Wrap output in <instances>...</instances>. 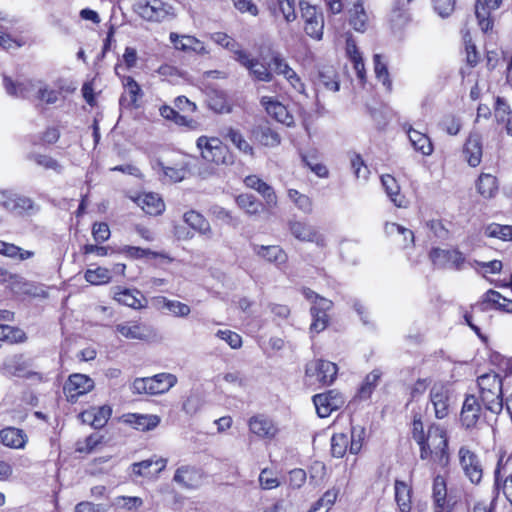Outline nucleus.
<instances>
[{
    "mask_svg": "<svg viewBox=\"0 0 512 512\" xmlns=\"http://www.w3.org/2000/svg\"><path fill=\"white\" fill-rule=\"evenodd\" d=\"M257 138L266 147H277L281 143L280 135L269 127L260 128Z\"/></svg>",
    "mask_w": 512,
    "mask_h": 512,
    "instance_id": "59",
    "label": "nucleus"
},
{
    "mask_svg": "<svg viewBox=\"0 0 512 512\" xmlns=\"http://www.w3.org/2000/svg\"><path fill=\"white\" fill-rule=\"evenodd\" d=\"M346 53L349 57L350 61L353 64V68L358 79L363 83L366 78L365 66L363 62V57L361 52L359 51L356 41L352 36H349L346 39Z\"/></svg>",
    "mask_w": 512,
    "mask_h": 512,
    "instance_id": "32",
    "label": "nucleus"
},
{
    "mask_svg": "<svg viewBox=\"0 0 512 512\" xmlns=\"http://www.w3.org/2000/svg\"><path fill=\"white\" fill-rule=\"evenodd\" d=\"M381 183L391 202L397 207H403L404 197L400 195V187L396 179L389 174H385L381 176Z\"/></svg>",
    "mask_w": 512,
    "mask_h": 512,
    "instance_id": "41",
    "label": "nucleus"
},
{
    "mask_svg": "<svg viewBox=\"0 0 512 512\" xmlns=\"http://www.w3.org/2000/svg\"><path fill=\"white\" fill-rule=\"evenodd\" d=\"M480 398L484 407L494 414L503 409L502 379L496 373H486L477 379Z\"/></svg>",
    "mask_w": 512,
    "mask_h": 512,
    "instance_id": "2",
    "label": "nucleus"
},
{
    "mask_svg": "<svg viewBox=\"0 0 512 512\" xmlns=\"http://www.w3.org/2000/svg\"><path fill=\"white\" fill-rule=\"evenodd\" d=\"M349 448V435L345 433H335L331 438L332 455L341 458Z\"/></svg>",
    "mask_w": 512,
    "mask_h": 512,
    "instance_id": "52",
    "label": "nucleus"
},
{
    "mask_svg": "<svg viewBox=\"0 0 512 512\" xmlns=\"http://www.w3.org/2000/svg\"><path fill=\"white\" fill-rule=\"evenodd\" d=\"M40 80H24L13 82L10 78L4 77V87L9 95L22 98H36Z\"/></svg>",
    "mask_w": 512,
    "mask_h": 512,
    "instance_id": "19",
    "label": "nucleus"
},
{
    "mask_svg": "<svg viewBox=\"0 0 512 512\" xmlns=\"http://www.w3.org/2000/svg\"><path fill=\"white\" fill-rule=\"evenodd\" d=\"M365 438V429L362 426H354L349 435V452L358 454Z\"/></svg>",
    "mask_w": 512,
    "mask_h": 512,
    "instance_id": "58",
    "label": "nucleus"
},
{
    "mask_svg": "<svg viewBox=\"0 0 512 512\" xmlns=\"http://www.w3.org/2000/svg\"><path fill=\"white\" fill-rule=\"evenodd\" d=\"M249 432L260 440L272 441L279 433L276 422L265 414H256L248 420Z\"/></svg>",
    "mask_w": 512,
    "mask_h": 512,
    "instance_id": "7",
    "label": "nucleus"
},
{
    "mask_svg": "<svg viewBox=\"0 0 512 512\" xmlns=\"http://www.w3.org/2000/svg\"><path fill=\"white\" fill-rule=\"evenodd\" d=\"M412 434L414 440L420 446L421 459L426 460L432 457L439 465H447L449 460L447 453L448 440L444 428L433 424L429 427L427 434H425L421 419L415 416Z\"/></svg>",
    "mask_w": 512,
    "mask_h": 512,
    "instance_id": "1",
    "label": "nucleus"
},
{
    "mask_svg": "<svg viewBox=\"0 0 512 512\" xmlns=\"http://www.w3.org/2000/svg\"><path fill=\"white\" fill-rule=\"evenodd\" d=\"M374 62V72L379 81L382 82V84L390 89L391 88V80L389 77L388 68L386 65V62L383 60L382 56L380 54H375L373 57Z\"/></svg>",
    "mask_w": 512,
    "mask_h": 512,
    "instance_id": "55",
    "label": "nucleus"
},
{
    "mask_svg": "<svg viewBox=\"0 0 512 512\" xmlns=\"http://www.w3.org/2000/svg\"><path fill=\"white\" fill-rule=\"evenodd\" d=\"M28 441L26 433L16 427L0 430V443L12 449H23Z\"/></svg>",
    "mask_w": 512,
    "mask_h": 512,
    "instance_id": "27",
    "label": "nucleus"
},
{
    "mask_svg": "<svg viewBox=\"0 0 512 512\" xmlns=\"http://www.w3.org/2000/svg\"><path fill=\"white\" fill-rule=\"evenodd\" d=\"M236 203L249 215H256L262 210V203L251 194H240L236 197Z\"/></svg>",
    "mask_w": 512,
    "mask_h": 512,
    "instance_id": "49",
    "label": "nucleus"
},
{
    "mask_svg": "<svg viewBox=\"0 0 512 512\" xmlns=\"http://www.w3.org/2000/svg\"><path fill=\"white\" fill-rule=\"evenodd\" d=\"M245 185L256 190L267 202L268 205H276L277 197L274 189L256 175L247 176L244 179Z\"/></svg>",
    "mask_w": 512,
    "mask_h": 512,
    "instance_id": "33",
    "label": "nucleus"
},
{
    "mask_svg": "<svg viewBox=\"0 0 512 512\" xmlns=\"http://www.w3.org/2000/svg\"><path fill=\"white\" fill-rule=\"evenodd\" d=\"M302 293L311 303L310 312L312 323L310 325V332L318 334L328 326L329 316L327 312L332 308L333 302L327 298L321 297L309 288H304Z\"/></svg>",
    "mask_w": 512,
    "mask_h": 512,
    "instance_id": "3",
    "label": "nucleus"
},
{
    "mask_svg": "<svg viewBox=\"0 0 512 512\" xmlns=\"http://www.w3.org/2000/svg\"><path fill=\"white\" fill-rule=\"evenodd\" d=\"M135 202L149 215H160L165 209L163 200L158 194L152 192L139 195Z\"/></svg>",
    "mask_w": 512,
    "mask_h": 512,
    "instance_id": "30",
    "label": "nucleus"
},
{
    "mask_svg": "<svg viewBox=\"0 0 512 512\" xmlns=\"http://www.w3.org/2000/svg\"><path fill=\"white\" fill-rule=\"evenodd\" d=\"M350 164L356 178L364 180L368 178L369 169L360 154L352 153L350 155Z\"/></svg>",
    "mask_w": 512,
    "mask_h": 512,
    "instance_id": "64",
    "label": "nucleus"
},
{
    "mask_svg": "<svg viewBox=\"0 0 512 512\" xmlns=\"http://www.w3.org/2000/svg\"><path fill=\"white\" fill-rule=\"evenodd\" d=\"M502 0H477L475 4V15L478 25L483 32L493 28L494 19L492 13L500 8Z\"/></svg>",
    "mask_w": 512,
    "mask_h": 512,
    "instance_id": "14",
    "label": "nucleus"
},
{
    "mask_svg": "<svg viewBox=\"0 0 512 512\" xmlns=\"http://www.w3.org/2000/svg\"><path fill=\"white\" fill-rule=\"evenodd\" d=\"M258 481L263 490H272L280 486V480L276 473L268 468L261 470Z\"/></svg>",
    "mask_w": 512,
    "mask_h": 512,
    "instance_id": "60",
    "label": "nucleus"
},
{
    "mask_svg": "<svg viewBox=\"0 0 512 512\" xmlns=\"http://www.w3.org/2000/svg\"><path fill=\"white\" fill-rule=\"evenodd\" d=\"M170 42L174 48L186 53H195L197 55H206L208 50L204 43L191 35H180L176 32H171L169 35Z\"/></svg>",
    "mask_w": 512,
    "mask_h": 512,
    "instance_id": "17",
    "label": "nucleus"
},
{
    "mask_svg": "<svg viewBox=\"0 0 512 512\" xmlns=\"http://www.w3.org/2000/svg\"><path fill=\"white\" fill-rule=\"evenodd\" d=\"M313 403L318 416L326 418L333 411L340 409L344 405L345 399L341 393L336 390H330L326 393L314 395Z\"/></svg>",
    "mask_w": 512,
    "mask_h": 512,
    "instance_id": "11",
    "label": "nucleus"
},
{
    "mask_svg": "<svg viewBox=\"0 0 512 512\" xmlns=\"http://www.w3.org/2000/svg\"><path fill=\"white\" fill-rule=\"evenodd\" d=\"M126 421L137 430L149 431L158 426L160 418L157 415L130 414Z\"/></svg>",
    "mask_w": 512,
    "mask_h": 512,
    "instance_id": "44",
    "label": "nucleus"
},
{
    "mask_svg": "<svg viewBox=\"0 0 512 512\" xmlns=\"http://www.w3.org/2000/svg\"><path fill=\"white\" fill-rule=\"evenodd\" d=\"M494 115L497 123L499 124L504 123L505 120L512 115V110L509 104L504 98L500 96L496 97L495 99Z\"/></svg>",
    "mask_w": 512,
    "mask_h": 512,
    "instance_id": "62",
    "label": "nucleus"
},
{
    "mask_svg": "<svg viewBox=\"0 0 512 512\" xmlns=\"http://www.w3.org/2000/svg\"><path fill=\"white\" fill-rule=\"evenodd\" d=\"M133 11L144 21L159 23L173 15V7L163 0H136Z\"/></svg>",
    "mask_w": 512,
    "mask_h": 512,
    "instance_id": "5",
    "label": "nucleus"
},
{
    "mask_svg": "<svg viewBox=\"0 0 512 512\" xmlns=\"http://www.w3.org/2000/svg\"><path fill=\"white\" fill-rule=\"evenodd\" d=\"M302 18L304 20L305 33L315 40L322 39L324 29V17L316 6L306 2H300Z\"/></svg>",
    "mask_w": 512,
    "mask_h": 512,
    "instance_id": "6",
    "label": "nucleus"
},
{
    "mask_svg": "<svg viewBox=\"0 0 512 512\" xmlns=\"http://www.w3.org/2000/svg\"><path fill=\"white\" fill-rule=\"evenodd\" d=\"M477 192L484 198H493L498 192V181L489 173H481L476 182Z\"/></svg>",
    "mask_w": 512,
    "mask_h": 512,
    "instance_id": "38",
    "label": "nucleus"
},
{
    "mask_svg": "<svg viewBox=\"0 0 512 512\" xmlns=\"http://www.w3.org/2000/svg\"><path fill=\"white\" fill-rule=\"evenodd\" d=\"M317 84L322 85L327 90L337 92L340 85L336 70L332 66L321 68L318 73Z\"/></svg>",
    "mask_w": 512,
    "mask_h": 512,
    "instance_id": "45",
    "label": "nucleus"
},
{
    "mask_svg": "<svg viewBox=\"0 0 512 512\" xmlns=\"http://www.w3.org/2000/svg\"><path fill=\"white\" fill-rule=\"evenodd\" d=\"M254 254L263 260L281 268L288 260L287 253L279 245H258L253 244Z\"/></svg>",
    "mask_w": 512,
    "mask_h": 512,
    "instance_id": "21",
    "label": "nucleus"
},
{
    "mask_svg": "<svg viewBox=\"0 0 512 512\" xmlns=\"http://www.w3.org/2000/svg\"><path fill=\"white\" fill-rule=\"evenodd\" d=\"M61 92L56 89L48 88L42 81H40L37 90V99L46 104H55L60 98Z\"/></svg>",
    "mask_w": 512,
    "mask_h": 512,
    "instance_id": "63",
    "label": "nucleus"
},
{
    "mask_svg": "<svg viewBox=\"0 0 512 512\" xmlns=\"http://www.w3.org/2000/svg\"><path fill=\"white\" fill-rule=\"evenodd\" d=\"M184 222L193 230L206 237H211L212 231L206 218L197 211L190 210L183 215Z\"/></svg>",
    "mask_w": 512,
    "mask_h": 512,
    "instance_id": "36",
    "label": "nucleus"
},
{
    "mask_svg": "<svg viewBox=\"0 0 512 512\" xmlns=\"http://www.w3.org/2000/svg\"><path fill=\"white\" fill-rule=\"evenodd\" d=\"M484 233L488 237L498 238L503 241L512 240V226L510 225L492 223L485 228Z\"/></svg>",
    "mask_w": 512,
    "mask_h": 512,
    "instance_id": "53",
    "label": "nucleus"
},
{
    "mask_svg": "<svg viewBox=\"0 0 512 512\" xmlns=\"http://www.w3.org/2000/svg\"><path fill=\"white\" fill-rule=\"evenodd\" d=\"M288 197L303 213L310 214L312 212V201L307 195L295 189H289Z\"/></svg>",
    "mask_w": 512,
    "mask_h": 512,
    "instance_id": "57",
    "label": "nucleus"
},
{
    "mask_svg": "<svg viewBox=\"0 0 512 512\" xmlns=\"http://www.w3.org/2000/svg\"><path fill=\"white\" fill-rule=\"evenodd\" d=\"M34 255V251L25 250L13 243H7L3 256L13 260L25 261L34 257Z\"/></svg>",
    "mask_w": 512,
    "mask_h": 512,
    "instance_id": "61",
    "label": "nucleus"
},
{
    "mask_svg": "<svg viewBox=\"0 0 512 512\" xmlns=\"http://www.w3.org/2000/svg\"><path fill=\"white\" fill-rule=\"evenodd\" d=\"M208 106L216 113H230L232 110L231 103L226 92L222 90H212L208 95Z\"/></svg>",
    "mask_w": 512,
    "mask_h": 512,
    "instance_id": "39",
    "label": "nucleus"
},
{
    "mask_svg": "<svg viewBox=\"0 0 512 512\" xmlns=\"http://www.w3.org/2000/svg\"><path fill=\"white\" fill-rule=\"evenodd\" d=\"M451 402L452 394L447 385L437 383L432 386L430 390V403L433 406L437 419H443L448 416Z\"/></svg>",
    "mask_w": 512,
    "mask_h": 512,
    "instance_id": "10",
    "label": "nucleus"
},
{
    "mask_svg": "<svg viewBox=\"0 0 512 512\" xmlns=\"http://www.w3.org/2000/svg\"><path fill=\"white\" fill-rule=\"evenodd\" d=\"M202 472L193 466L179 467L173 477V480L185 488H197L202 482Z\"/></svg>",
    "mask_w": 512,
    "mask_h": 512,
    "instance_id": "25",
    "label": "nucleus"
},
{
    "mask_svg": "<svg viewBox=\"0 0 512 512\" xmlns=\"http://www.w3.org/2000/svg\"><path fill=\"white\" fill-rule=\"evenodd\" d=\"M381 376L382 372L379 369H374L369 374H367L357 391L356 397L359 400H368L377 387Z\"/></svg>",
    "mask_w": 512,
    "mask_h": 512,
    "instance_id": "40",
    "label": "nucleus"
},
{
    "mask_svg": "<svg viewBox=\"0 0 512 512\" xmlns=\"http://www.w3.org/2000/svg\"><path fill=\"white\" fill-rule=\"evenodd\" d=\"M348 23L359 33H365L368 30L370 17L361 0H357L353 6L348 9Z\"/></svg>",
    "mask_w": 512,
    "mask_h": 512,
    "instance_id": "22",
    "label": "nucleus"
},
{
    "mask_svg": "<svg viewBox=\"0 0 512 512\" xmlns=\"http://www.w3.org/2000/svg\"><path fill=\"white\" fill-rule=\"evenodd\" d=\"M481 406L478 399L474 395H469L465 398L462 411L461 421L466 428L475 426L479 419Z\"/></svg>",
    "mask_w": 512,
    "mask_h": 512,
    "instance_id": "29",
    "label": "nucleus"
},
{
    "mask_svg": "<svg viewBox=\"0 0 512 512\" xmlns=\"http://www.w3.org/2000/svg\"><path fill=\"white\" fill-rule=\"evenodd\" d=\"M270 66L276 74L282 75L295 91L304 93L305 86L300 77L279 53L273 54Z\"/></svg>",
    "mask_w": 512,
    "mask_h": 512,
    "instance_id": "13",
    "label": "nucleus"
},
{
    "mask_svg": "<svg viewBox=\"0 0 512 512\" xmlns=\"http://www.w3.org/2000/svg\"><path fill=\"white\" fill-rule=\"evenodd\" d=\"M158 302L162 304V308L168 310L174 317L184 318L187 317L191 312L189 305L177 300L161 297L159 298Z\"/></svg>",
    "mask_w": 512,
    "mask_h": 512,
    "instance_id": "46",
    "label": "nucleus"
},
{
    "mask_svg": "<svg viewBox=\"0 0 512 512\" xmlns=\"http://www.w3.org/2000/svg\"><path fill=\"white\" fill-rule=\"evenodd\" d=\"M338 497V490L331 489L324 493V495L311 507L308 512H327L335 503Z\"/></svg>",
    "mask_w": 512,
    "mask_h": 512,
    "instance_id": "56",
    "label": "nucleus"
},
{
    "mask_svg": "<svg viewBox=\"0 0 512 512\" xmlns=\"http://www.w3.org/2000/svg\"><path fill=\"white\" fill-rule=\"evenodd\" d=\"M225 136L237 147L239 151L253 155V147L245 140L240 131L230 127L227 129Z\"/></svg>",
    "mask_w": 512,
    "mask_h": 512,
    "instance_id": "54",
    "label": "nucleus"
},
{
    "mask_svg": "<svg viewBox=\"0 0 512 512\" xmlns=\"http://www.w3.org/2000/svg\"><path fill=\"white\" fill-rule=\"evenodd\" d=\"M509 458L500 456L494 470V484L492 493L498 499L503 493L507 501L512 505V473L507 474L506 466Z\"/></svg>",
    "mask_w": 512,
    "mask_h": 512,
    "instance_id": "9",
    "label": "nucleus"
},
{
    "mask_svg": "<svg viewBox=\"0 0 512 512\" xmlns=\"http://www.w3.org/2000/svg\"><path fill=\"white\" fill-rule=\"evenodd\" d=\"M153 464L156 465V469H155L154 473H156V474L160 473L166 467L167 459H165V458H157L156 460L147 459V460H144L139 463H134L133 464V472L140 476H146V475L150 474L148 469Z\"/></svg>",
    "mask_w": 512,
    "mask_h": 512,
    "instance_id": "50",
    "label": "nucleus"
},
{
    "mask_svg": "<svg viewBox=\"0 0 512 512\" xmlns=\"http://www.w3.org/2000/svg\"><path fill=\"white\" fill-rule=\"evenodd\" d=\"M485 304H492L502 311L512 312V300L503 297L499 292L495 290H489L485 293L481 305Z\"/></svg>",
    "mask_w": 512,
    "mask_h": 512,
    "instance_id": "47",
    "label": "nucleus"
},
{
    "mask_svg": "<svg viewBox=\"0 0 512 512\" xmlns=\"http://www.w3.org/2000/svg\"><path fill=\"white\" fill-rule=\"evenodd\" d=\"M463 156L471 167H477L482 160V142L480 136L472 134L466 140Z\"/></svg>",
    "mask_w": 512,
    "mask_h": 512,
    "instance_id": "28",
    "label": "nucleus"
},
{
    "mask_svg": "<svg viewBox=\"0 0 512 512\" xmlns=\"http://www.w3.org/2000/svg\"><path fill=\"white\" fill-rule=\"evenodd\" d=\"M337 371L335 363L325 360H316L306 367V375L316 376L317 380L323 384H331L336 378Z\"/></svg>",
    "mask_w": 512,
    "mask_h": 512,
    "instance_id": "16",
    "label": "nucleus"
},
{
    "mask_svg": "<svg viewBox=\"0 0 512 512\" xmlns=\"http://www.w3.org/2000/svg\"><path fill=\"white\" fill-rule=\"evenodd\" d=\"M242 66L249 70L251 76L254 79L262 82H270L273 79V75L269 68L261 63L257 58H251L248 54L247 61L241 63Z\"/></svg>",
    "mask_w": 512,
    "mask_h": 512,
    "instance_id": "37",
    "label": "nucleus"
},
{
    "mask_svg": "<svg viewBox=\"0 0 512 512\" xmlns=\"http://www.w3.org/2000/svg\"><path fill=\"white\" fill-rule=\"evenodd\" d=\"M196 145L202 158L207 162L217 165H230L234 162L228 147L217 137L200 136L197 139Z\"/></svg>",
    "mask_w": 512,
    "mask_h": 512,
    "instance_id": "4",
    "label": "nucleus"
},
{
    "mask_svg": "<svg viewBox=\"0 0 512 512\" xmlns=\"http://www.w3.org/2000/svg\"><path fill=\"white\" fill-rule=\"evenodd\" d=\"M291 234L302 242H312L318 246L324 245V237L318 230L306 222L295 221L289 225Z\"/></svg>",
    "mask_w": 512,
    "mask_h": 512,
    "instance_id": "20",
    "label": "nucleus"
},
{
    "mask_svg": "<svg viewBox=\"0 0 512 512\" xmlns=\"http://www.w3.org/2000/svg\"><path fill=\"white\" fill-rule=\"evenodd\" d=\"M39 209V206L34 202L33 199L17 193L10 213L17 216L30 217L37 214Z\"/></svg>",
    "mask_w": 512,
    "mask_h": 512,
    "instance_id": "35",
    "label": "nucleus"
},
{
    "mask_svg": "<svg viewBox=\"0 0 512 512\" xmlns=\"http://www.w3.org/2000/svg\"><path fill=\"white\" fill-rule=\"evenodd\" d=\"M261 104L264 106L266 112L276 121L286 126H291L294 123L293 116L289 114L287 108L279 101L264 96L261 99Z\"/></svg>",
    "mask_w": 512,
    "mask_h": 512,
    "instance_id": "24",
    "label": "nucleus"
},
{
    "mask_svg": "<svg viewBox=\"0 0 512 512\" xmlns=\"http://www.w3.org/2000/svg\"><path fill=\"white\" fill-rule=\"evenodd\" d=\"M395 500L401 512L411 510V488L403 481H395Z\"/></svg>",
    "mask_w": 512,
    "mask_h": 512,
    "instance_id": "43",
    "label": "nucleus"
},
{
    "mask_svg": "<svg viewBox=\"0 0 512 512\" xmlns=\"http://www.w3.org/2000/svg\"><path fill=\"white\" fill-rule=\"evenodd\" d=\"M269 8L274 16L281 14L288 23L296 19L294 0H272Z\"/></svg>",
    "mask_w": 512,
    "mask_h": 512,
    "instance_id": "42",
    "label": "nucleus"
},
{
    "mask_svg": "<svg viewBox=\"0 0 512 512\" xmlns=\"http://www.w3.org/2000/svg\"><path fill=\"white\" fill-rule=\"evenodd\" d=\"M94 388V381L85 374L75 373L69 376L63 390L69 401H76L81 395Z\"/></svg>",
    "mask_w": 512,
    "mask_h": 512,
    "instance_id": "12",
    "label": "nucleus"
},
{
    "mask_svg": "<svg viewBox=\"0 0 512 512\" xmlns=\"http://www.w3.org/2000/svg\"><path fill=\"white\" fill-rule=\"evenodd\" d=\"M115 329L123 337L132 340L147 341L153 336V331L149 326L137 321L119 323Z\"/></svg>",
    "mask_w": 512,
    "mask_h": 512,
    "instance_id": "18",
    "label": "nucleus"
},
{
    "mask_svg": "<svg viewBox=\"0 0 512 512\" xmlns=\"http://www.w3.org/2000/svg\"><path fill=\"white\" fill-rule=\"evenodd\" d=\"M148 380L150 395L166 393L177 383V377L171 373H159L148 377Z\"/></svg>",
    "mask_w": 512,
    "mask_h": 512,
    "instance_id": "34",
    "label": "nucleus"
},
{
    "mask_svg": "<svg viewBox=\"0 0 512 512\" xmlns=\"http://www.w3.org/2000/svg\"><path fill=\"white\" fill-rule=\"evenodd\" d=\"M458 456L465 476L472 484H480L483 477V468L478 455L467 447H461Z\"/></svg>",
    "mask_w": 512,
    "mask_h": 512,
    "instance_id": "8",
    "label": "nucleus"
},
{
    "mask_svg": "<svg viewBox=\"0 0 512 512\" xmlns=\"http://www.w3.org/2000/svg\"><path fill=\"white\" fill-rule=\"evenodd\" d=\"M114 299L125 306L133 309H140L145 307L146 299L142 293L136 289H119L115 292Z\"/></svg>",
    "mask_w": 512,
    "mask_h": 512,
    "instance_id": "31",
    "label": "nucleus"
},
{
    "mask_svg": "<svg viewBox=\"0 0 512 512\" xmlns=\"http://www.w3.org/2000/svg\"><path fill=\"white\" fill-rule=\"evenodd\" d=\"M409 141L416 152L421 153L423 156H430L433 153L434 147L431 139L425 133L415 130L411 125H403Z\"/></svg>",
    "mask_w": 512,
    "mask_h": 512,
    "instance_id": "23",
    "label": "nucleus"
},
{
    "mask_svg": "<svg viewBox=\"0 0 512 512\" xmlns=\"http://www.w3.org/2000/svg\"><path fill=\"white\" fill-rule=\"evenodd\" d=\"M432 496L435 505L439 509H443L446 504L447 487L443 476L437 475L433 481Z\"/></svg>",
    "mask_w": 512,
    "mask_h": 512,
    "instance_id": "48",
    "label": "nucleus"
},
{
    "mask_svg": "<svg viewBox=\"0 0 512 512\" xmlns=\"http://www.w3.org/2000/svg\"><path fill=\"white\" fill-rule=\"evenodd\" d=\"M84 277L92 285H102L111 280V273L107 268L97 267L86 270Z\"/></svg>",
    "mask_w": 512,
    "mask_h": 512,
    "instance_id": "51",
    "label": "nucleus"
},
{
    "mask_svg": "<svg viewBox=\"0 0 512 512\" xmlns=\"http://www.w3.org/2000/svg\"><path fill=\"white\" fill-rule=\"evenodd\" d=\"M112 410L109 406L92 407L83 411L80 418L83 423L91 425L95 429L105 426L111 416Z\"/></svg>",
    "mask_w": 512,
    "mask_h": 512,
    "instance_id": "26",
    "label": "nucleus"
},
{
    "mask_svg": "<svg viewBox=\"0 0 512 512\" xmlns=\"http://www.w3.org/2000/svg\"><path fill=\"white\" fill-rule=\"evenodd\" d=\"M430 259L438 267H453L460 269L464 263L463 254L457 249L434 248L430 252Z\"/></svg>",
    "mask_w": 512,
    "mask_h": 512,
    "instance_id": "15",
    "label": "nucleus"
}]
</instances>
